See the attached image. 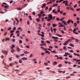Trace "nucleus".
<instances>
[{"label":"nucleus","instance_id":"nucleus-49","mask_svg":"<svg viewBox=\"0 0 80 80\" xmlns=\"http://www.w3.org/2000/svg\"><path fill=\"white\" fill-rule=\"evenodd\" d=\"M40 14L41 15H42V14H43V11H42L40 12Z\"/></svg>","mask_w":80,"mask_h":80},{"label":"nucleus","instance_id":"nucleus-23","mask_svg":"<svg viewBox=\"0 0 80 80\" xmlns=\"http://www.w3.org/2000/svg\"><path fill=\"white\" fill-rule=\"evenodd\" d=\"M57 5H58V4H53V7H57Z\"/></svg>","mask_w":80,"mask_h":80},{"label":"nucleus","instance_id":"nucleus-24","mask_svg":"<svg viewBox=\"0 0 80 80\" xmlns=\"http://www.w3.org/2000/svg\"><path fill=\"white\" fill-rule=\"evenodd\" d=\"M60 12V8H58L57 10V12Z\"/></svg>","mask_w":80,"mask_h":80},{"label":"nucleus","instance_id":"nucleus-58","mask_svg":"<svg viewBox=\"0 0 80 80\" xmlns=\"http://www.w3.org/2000/svg\"><path fill=\"white\" fill-rule=\"evenodd\" d=\"M49 36H50V37H52V34H51V33H49Z\"/></svg>","mask_w":80,"mask_h":80},{"label":"nucleus","instance_id":"nucleus-59","mask_svg":"<svg viewBox=\"0 0 80 80\" xmlns=\"http://www.w3.org/2000/svg\"><path fill=\"white\" fill-rule=\"evenodd\" d=\"M63 19H64V18H62L60 20V21H62V20H63Z\"/></svg>","mask_w":80,"mask_h":80},{"label":"nucleus","instance_id":"nucleus-42","mask_svg":"<svg viewBox=\"0 0 80 80\" xmlns=\"http://www.w3.org/2000/svg\"><path fill=\"white\" fill-rule=\"evenodd\" d=\"M70 52L71 53H73V50H71L70 51Z\"/></svg>","mask_w":80,"mask_h":80},{"label":"nucleus","instance_id":"nucleus-35","mask_svg":"<svg viewBox=\"0 0 80 80\" xmlns=\"http://www.w3.org/2000/svg\"><path fill=\"white\" fill-rule=\"evenodd\" d=\"M19 43H22V41L21 40H20L19 41Z\"/></svg>","mask_w":80,"mask_h":80},{"label":"nucleus","instance_id":"nucleus-14","mask_svg":"<svg viewBox=\"0 0 80 80\" xmlns=\"http://www.w3.org/2000/svg\"><path fill=\"white\" fill-rule=\"evenodd\" d=\"M57 61H55L53 63V65H57Z\"/></svg>","mask_w":80,"mask_h":80},{"label":"nucleus","instance_id":"nucleus-28","mask_svg":"<svg viewBox=\"0 0 80 80\" xmlns=\"http://www.w3.org/2000/svg\"><path fill=\"white\" fill-rule=\"evenodd\" d=\"M17 50L18 52H19V51H20V49L19 48H17Z\"/></svg>","mask_w":80,"mask_h":80},{"label":"nucleus","instance_id":"nucleus-6","mask_svg":"<svg viewBox=\"0 0 80 80\" xmlns=\"http://www.w3.org/2000/svg\"><path fill=\"white\" fill-rule=\"evenodd\" d=\"M52 38L53 39H55L56 40H58V38L57 37H55L54 36H52Z\"/></svg>","mask_w":80,"mask_h":80},{"label":"nucleus","instance_id":"nucleus-39","mask_svg":"<svg viewBox=\"0 0 80 80\" xmlns=\"http://www.w3.org/2000/svg\"><path fill=\"white\" fill-rule=\"evenodd\" d=\"M12 29V28L11 27H9L8 28V30L9 31L10 30V29Z\"/></svg>","mask_w":80,"mask_h":80},{"label":"nucleus","instance_id":"nucleus-12","mask_svg":"<svg viewBox=\"0 0 80 80\" xmlns=\"http://www.w3.org/2000/svg\"><path fill=\"white\" fill-rule=\"evenodd\" d=\"M45 53H48V54H50V52L48 51L45 52Z\"/></svg>","mask_w":80,"mask_h":80},{"label":"nucleus","instance_id":"nucleus-16","mask_svg":"<svg viewBox=\"0 0 80 80\" xmlns=\"http://www.w3.org/2000/svg\"><path fill=\"white\" fill-rule=\"evenodd\" d=\"M58 67L59 68H60L62 67V64H59L58 65Z\"/></svg>","mask_w":80,"mask_h":80},{"label":"nucleus","instance_id":"nucleus-13","mask_svg":"<svg viewBox=\"0 0 80 80\" xmlns=\"http://www.w3.org/2000/svg\"><path fill=\"white\" fill-rule=\"evenodd\" d=\"M15 47V46H14V45H12V46H11V49H13V48H14V47Z\"/></svg>","mask_w":80,"mask_h":80},{"label":"nucleus","instance_id":"nucleus-30","mask_svg":"<svg viewBox=\"0 0 80 80\" xmlns=\"http://www.w3.org/2000/svg\"><path fill=\"white\" fill-rule=\"evenodd\" d=\"M63 49L64 50H67V48H66V46H64L63 48Z\"/></svg>","mask_w":80,"mask_h":80},{"label":"nucleus","instance_id":"nucleus-54","mask_svg":"<svg viewBox=\"0 0 80 80\" xmlns=\"http://www.w3.org/2000/svg\"><path fill=\"white\" fill-rule=\"evenodd\" d=\"M61 32L62 33H64L65 32H64V31H63V30H62L61 31Z\"/></svg>","mask_w":80,"mask_h":80},{"label":"nucleus","instance_id":"nucleus-10","mask_svg":"<svg viewBox=\"0 0 80 80\" xmlns=\"http://www.w3.org/2000/svg\"><path fill=\"white\" fill-rule=\"evenodd\" d=\"M69 45L70 46H71V47H74V45L73 44L71 43L69 44Z\"/></svg>","mask_w":80,"mask_h":80},{"label":"nucleus","instance_id":"nucleus-11","mask_svg":"<svg viewBox=\"0 0 80 80\" xmlns=\"http://www.w3.org/2000/svg\"><path fill=\"white\" fill-rule=\"evenodd\" d=\"M73 54L74 55H76L78 57H80V55L76 54L75 53H74Z\"/></svg>","mask_w":80,"mask_h":80},{"label":"nucleus","instance_id":"nucleus-2","mask_svg":"<svg viewBox=\"0 0 80 80\" xmlns=\"http://www.w3.org/2000/svg\"><path fill=\"white\" fill-rule=\"evenodd\" d=\"M49 18L47 20V21L48 22H50L52 20V15L51 14L49 15H48Z\"/></svg>","mask_w":80,"mask_h":80},{"label":"nucleus","instance_id":"nucleus-52","mask_svg":"<svg viewBox=\"0 0 80 80\" xmlns=\"http://www.w3.org/2000/svg\"><path fill=\"white\" fill-rule=\"evenodd\" d=\"M77 7V4H75L74 6V8H75L76 7Z\"/></svg>","mask_w":80,"mask_h":80},{"label":"nucleus","instance_id":"nucleus-21","mask_svg":"<svg viewBox=\"0 0 80 80\" xmlns=\"http://www.w3.org/2000/svg\"><path fill=\"white\" fill-rule=\"evenodd\" d=\"M76 42H77V43H78V42H79V41H80V40H79L77 39H76Z\"/></svg>","mask_w":80,"mask_h":80},{"label":"nucleus","instance_id":"nucleus-27","mask_svg":"<svg viewBox=\"0 0 80 80\" xmlns=\"http://www.w3.org/2000/svg\"><path fill=\"white\" fill-rule=\"evenodd\" d=\"M11 52H12V53H14V52H15V50L14 49H13L11 51Z\"/></svg>","mask_w":80,"mask_h":80},{"label":"nucleus","instance_id":"nucleus-44","mask_svg":"<svg viewBox=\"0 0 80 80\" xmlns=\"http://www.w3.org/2000/svg\"><path fill=\"white\" fill-rule=\"evenodd\" d=\"M55 9H53L52 10V13H55Z\"/></svg>","mask_w":80,"mask_h":80},{"label":"nucleus","instance_id":"nucleus-25","mask_svg":"<svg viewBox=\"0 0 80 80\" xmlns=\"http://www.w3.org/2000/svg\"><path fill=\"white\" fill-rule=\"evenodd\" d=\"M36 21H37L38 22H40V19H39V18H37L36 19Z\"/></svg>","mask_w":80,"mask_h":80},{"label":"nucleus","instance_id":"nucleus-55","mask_svg":"<svg viewBox=\"0 0 80 80\" xmlns=\"http://www.w3.org/2000/svg\"><path fill=\"white\" fill-rule=\"evenodd\" d=\"M75 34H76V35H78V32H74Z\"/></svg>","mask_w":80,"mask_h":80},{"label":"nucleus","instance_id":"nucleus-33","mask_svg":"<svg viewBox=\"0 0 80 80\" xmlns=\"http://www.w3.org/2000/svg\"><path fill=\"white\" fill-rule=\"evenodd\" d=\"M59 27H63V26L62 25V24H61L60 25H59L58 26Z\"/></svg>","mask_w":80,"mask_h":80},{"label":"nucleus","instance_id":"nucleus-29","mask_svg":"<svg viewBox=\"0 0 80 80\" xmlns=\"http://www.w3.org/2000/svg\"><path fill=\"white\" fill-rule=\"evenodd\" d=\"M7 40H8V41H9L10 40V38H7L6 39V41H7Z\"/></svg>","mask_w":80,"mask_h":80},{"label":"nucleus","instance_id":"nucleus-47","mask_svg":"<svg viewBox=\"0 0 80 80\" xmlns=\"http://www.w3.org/2000/svg\"><path fill=\"white\" fill-rule=\"evenodd\" d=\"M56 20H57L58 21H59L60 20V18H56Z\"/></svg>","mask_w":80,"mask_h":80},{"label":"nucleus","instance_id":"nucleus-8","mask_svg":"<svg viewBox=\"0 0 80 80\" xmlns=\"http://www.w3.org/2000/svg\"><path fill=\"white\" fill-rule=\"evenodd\" d=\"M22 60H28V59L27 58H21Z\"/></svg>","mask_w":80,"mask_h":80},{"label":"nucleus","instance_id":"nucleus-53","mask_svg":"<svg viewBox=\"0 0 80 80\" xmlns=\"http://www.w3.org/2000/svg\"><path fill=\"white\" fill-rule=\"evenodd\" d=\"M38 17H41L42 16V15H41L40 14H38Z\"/></svg>","mask_w":80,"mask_h":80},{"label":"nucleus","instance_id":"nucleus-62","mask_svg":"<svg viewBox=\"0 0 80 80\" xmlns=\"http://www.w3.org/2000/svg\"><path fill=\"white\" fill-rule=\"evenodd\" d=\"M41 37H44L45 36L43 34H41Z\"/></svg>","mask_w":80,"mask_h":80},{"label":"nucleus","instance_id":"nucleus-1","mask_svg":"<svg viewBox=\"0 0 80 80\" xmlns=\"http://www.w3.org/2000/svg\"><path fill=\"white\" fill-rule=\"evenodd\" d=\"M62 3H65V5L66 6H68V7H70V4H68V1H64L62 2Z\"/></svg>","mask_w":80,"mask_h":80},{"label":"nucleus","instance_id":"nucleus-9","mask_svg":"<svg viewBox=\"0 0 80 80\" xmlns=\"http://www.w3.org/2000/svg\"><path fill=\"white\" fill-rule=\"evenodd\" d=\"M45 6H46V4H43L41 8H43L44 7H45Z\"/></svg>","mask_w":80,"mask_h":80},{"label":"nucleus","instance_id":"nucleus-61","mask_svg":"<svg viewBox=\"0 0 80 80\" xmlns=\"http://www.w3.org/2000/svg\"><path fill=\"white\" fill-rule=\"evenodd\" d=\"M75 29V30H78V27L76 28Z\"/></svg>","mask_w":80,"mask_h":80},{"label":"nucleus","instance_id":"nucleus-46","mask_svg":"<svg viewBox=\"0 0 80 80\" xmlns=\"http://www.w3.org/2000/svg\"><path fill=\"white\" fill-rule=\"evenodd\" d=\"M41 55H45V53L44 52H42L41 53Z\"/></svg>","mask_w":80,"mask_h":80},{"label":"nucleus","instance_id":"nucleus-40","mask_svg":"<svg viewBox=\"0 0 80 80\" xmlns=\"http://www.w3.org/2000/svg\"><path fill=\"white\" fill-rule=\"evenodd\" d=\"M46 42H47V43H49V44L50 43V41H46Z\"/></svg>","mask_w":80,"mask_h":80},{"label":"nucleus","instance_id":"nucleus-18","mask_svg":"<svg viewBox=\"0 0 80 80\" xmlns=\"http://www.w3.org/2000/svg\"><path fill=\"white\" fill-rule=\"evenodd\" d=\"M4 7L5 8H7V9H8V8L9 7V6H4Z\"/></svg>","mask_w":80,"mask_h":80},{"label":"nucleus","instance_id":"nucleus-41","mask_svg":"<svg viewBox=\"0 0 80 80\" xmlns=\"http://www.w3.org/2000/svg\"><path fill=\"white\" fill-rule=\"evenodd\" d=\"M7 33H8L7 32H6L4 34V35L5 36V35H7Z\"/></svg>","mask_w":80,"mask_h":80},{"label":"nucleus","instance_id":"nucleus-57","mask_svg":"<svg viewBox=\"0 0 80 80\" xmlns=\"http://www.w3.org/2000/svg\"><path fill=\"white\" fill-rule=\"evenodd\" d=\"M52 8L50 7L49 8V11H51V10H52Z\"/></svg>","mask_w":80,"mask_h":80},{"label":"nucleus","instance_id":"nucleus-7","mask_svg":"<svg viewBox=\"0 0 80 80\" xmlns=\"http://www.w3.org/2000/svg\"><path fill=\"white\" fill-rule=\"evenodd\" d=\"M68 43V41H65V43L63 44V45H67V43Z\"/></svg>","mask_w":80,"mask_h":80},{"label":"nucleus","instance_id":"nucleus-20","mask_svg":"<svg viewBox=\"0 0 80 80\" xmlns=\"http://www.w3.org/2000/svg\"><path fill=\"white\" fill-rule=\"evenodd\" d=\"M23 8H18V10H22V9Z\"/></svg>","mask_w":80,"mask_h":80},{"label":"nucleus","instance_id":"nucleus-3","mask_svg":"<svg viewBox=\"0 0 80 80\" xmlns=\"http://www.w3.org/2000/svg\"><path fill=\"white\" fill-rule=\"evenodd\" d=\"M73 61H76V62H78V64L79 65H80V62H80V59H73Z\"/></svg>","mask_w":80,"mask_h":80},{"label":"nucleus","instance_id":"nucleus-5","mask_svg":"<svg viewBox=\"0 0 80 80\" xmlns=\"http://www.w3.org/2000/svg\"><path fill=\"white\" fill-rule=\"evenodd\" d=\"M65 53L66 54L64 55V57H67V55H70V53L67 52H65Z\"/></svg>","mask_w":80,"mask_h":80},{"label":"nucleus","instance_id":"nucleus-31","mask_svg":"<svg viewBox=\"0 0 80 80\" xmlns=\"http://www.w3.org/2000/svg\"><path fill=\"white\" fill-rule=\"evenodd\" d=\"M44 65H45L46 66H48V64H47V63L46 62L44 63Z\"/></svg>","mask_w":80,"mask_h":80},{"label":"nucleus","instance_id":"nucleus-34","mask_svg":"<svg viewBox=\"0 0 80 80\" xmlns=\"http://www.w3.org/2000/svg\"><path fill=\"white\" fill-rule=\"evenodd\" d=\"M51 52L52 53H57V52L55 51H51Z\"/></svg>","mask_w":80,"mask_h":80},{"label":"nucleus","instance_id":"nucleus-26","mask_svg":"<svg viewBox=\"0 0 80 80\" xmlns=\"http://www.w3.org/2000/svg\"><path fill=\"white\" fill-rule=\"evenodd\" d=\"M20 63H22V59H20L19 61Z\"/></svg>","mask_w":80,"mask_h":80},{"label":"nucleus","instance_id":"nucleus-19","mask_svg":"<svg viewBox=\"0 0 80 80\" xmlns=\"http://www.w3.org/2000/svg\"><path fill=\"white\" fill-rule=\"evenodd\" d=\"M24 53L26 54H28V53H29V52L26 51L24 52Z\"/></svg>","mask_w":80,"mask_h":80},{"label":"nucleus","instance_id":"nucleus-45","mask_svg":"<svg viewBox=\"0 0 80 80\" xmlns=\"http://www.w3.org/2000/svg\"><path fill=\"white\" fill-rule=\"evenodd\" d=\"M70 9L71 10H72V11H74V9H73V8H70Z\"/></svg>","mask_w":80,"mask_h":80},{"label":"nucleus","instance_id":"nucleus-63","mask_svg":"<svg viewBox=\"0 0 80 80\" xmlns=\"http://www.w3.org/2000/svg\"><path fill=\"white\" fill-rule=\"evenodd\" d=\"M13 2V1H11L10 2V3H12Z\"/></svg>","mask_w":80,"mask_h":80},{"label":"nucleus","instance_id":"nucleus-56","mask_svg":"<svg viewBox=\"0 0 80 80\" xmlns=\"http://www.w3.org/2000/svg\"><path fill=\"white\" fill-rule=\"evenodd\" d=\"M70 20H69L67 22L68 23H70Z\"/></svg>","mask_w":80,"mask_h":80},{"label":"nucleus","instance_id":"nucleus-4","mask_svg":"<svg viewBox=\"0 0 80 80\" xmlns=\"http://www.w3.org/2000/svg\"><path fill=\"white\" fill-rule=\"evenodd\" d=\"M2 52L3 53H4V54H5V55H7V54H8V52H7V51H3V50Z\"/></svg>","mask_w":80,"mask_h":80},{"label":"nucleus","instance_id":"nucleus-51","mask_svg":"<svg viewBox=\"0 0 80 80\" xmlns=\"http://www.w3.org/2000/svg\"><path fill=\"white\" fill-rule=\"evenodd\" d=\"M66 12H64L62 14V15H66Z\"/></svg>","mask_w":80,"mask_h":80},{"label":"nucleus","instance_id":"nucleus-37","mask_svg":"<svg viewBox=\"0 0 80 80\" xmlns=\"http://www.w3.org/2000/svg\"><path fill=\"white\" fill-rule=\"evenodd\" d=\"M17 58H19V57H20V56H18V55H16L15 56Z\"/></svg>","mask_w":80,"mask_h":80},{"label":"nucleus","instance_id":"nucleus-48","mask_svg":"<svg viewBox=\"0 0 80 80\" xmlns=\"http://www.w3.org/2000/svg\"><path fill=\"white\" fill-rule=\"evenodd\" d=\"M9 66H10V67H12L13 66V64H12V63H10V64H9Z\"/></svg>","mask_w":80,"mask_h":80},{"label":"nucleus","instance_id":"nucleus-17","mask_svg":"<svg viewBox=\"0 0 80 80\" xmlns=\"http://www.w3.org/2000/svg\"><path fill=\"white\" fill-rule=\"evenodd\" d=\"M77 23L75 22L74 24V26L75 27H77Z\"/></svg>","mask_w":80,"mask_h":80},{"label":"nucleus","instance_id":"nucleus-43","mask_svg":"<svg viewBox=\"0 0 80 80\" xmlns=\"http://www.w3.org/2000/svg\"><path fill=\"white\" fill-rule=\"evenodd\" d=\"M14 32H15L14 31H10V33H13Z\"/></svg>","mask_w":80,"mask_h":80},{"label":"nucleus","instance_id":"nucleus-15","mask_svg":"<svg viewBox=\"0 0 80 80\" xmlns=\"http://www.w3.org/2000/svg\"><path fill=\"white\" fill-rule=\"evenodd\" d=\"M56 35L58 36V37H62V36L60 35H59L58 34H56Z\"/></svg>","mask_w":80,"mask_h":80},{"label":"nucleus","instance_id":"nucleus-36","mask_svg":"<svg viewBox=\"0 0 80 80\" xmlns=\"http://www.w3.org/2000/svg\"><path fill=\"white\" fill-rule=\"evenodd\" d=\"M14 35V34L12 33V34H11L10 37H12V36Z\"/></svg>","mask_w":80,"mask_h":80},{"label":"nucleus","instance_id":"nucleus-50","mask_svg":"<svg viewBox=\"0 0 80 80\" xmlns=\"http://www.w3.org/2000/svg\"><path fill=\"white\" fill-rule=\"evenodd\" d=\"M50 25H51V23H48V27H49V26H50Z\"/></svg>","mask_w":80,"mask_h":80},{"label":"nucleus","instance_id":"nucleus-60","mask_svg":"<svg viewBox=\"0 0 80 80\" xmlns=\"http://www.w3.org/2000/svg\"><path fill=\"white\" fill-rule=\"evenodd\" d=\"M55 16H54V17H53V18L52 17V20H54L55 19Z\"/></svg>","mask_w":80,"mask_h":80},{"label":"nucleus","instance_id":"nucleus-32","mask_svg":"<svg viewBox=\"0 0 80 80\" xmlns=\"http://www.w3.org/2000/svg\"><path fill=\"white\" fill-rule=\"evenodd\" d=\"M71 41H72V39H69L68 40V41H67L68 42H68H71Z\"/></svg>","mask_w":80,"mask_h":80},{"label":"nucleus","instance_id":"nucleus-38","mask_svg":"<svg viewBox=\"0 0 80 80\" xmlns=\"http://www.w3.org/2000/svg\"><path fill=\"white\" fill-rule=\"evenodd\" d=\"M76 31V30L75 29H74L73 30V33L75 32Z\"/></svg>","mask_w":80,"mask_h":80},{"label":"nucleus","instance_id":"nucleus-22","mask_svg":"<svg viewBox=\"0 0 80 80\" xmlns=\"http://www.w3.org/2000/svg\"><path fill=\"white\" fill-rule=\"evenodd\" d=\"M52 26H53V27H55L56 26H57V24H54L52 25Z\"/></svg>","mask_w":80,"mask_h":80},{"label":"nucleus","instance_id":"nucleus-64","mask_svg":"<svg viewBox=\"0 0 80 80\" xmlns=\"http://www.w3.org/2000/svg\"><path fill=\"white\" fill-rule=\"evenodd\" d=\"M62 23H63L64 24L65 23H66V22H65V21H62Z\"/></svg>","mask_w":80,"mask_h":80}]
</instances>
